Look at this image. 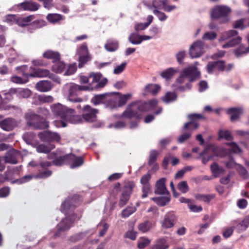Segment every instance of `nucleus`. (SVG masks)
Listing matches in <instances>:
<instances>
[{
	"instance_id": "1",
	"label": "nucleus",
	"mask_w": 249,
	"mask_h": 249,
	"mask_svg": "<svg viewBox=\"0 0 249 249\" xmlns=\"http://www.w3.org/2000/svg\"><path fill=\"white\" fill-rule=\"evenodd\" d=\"M50 109L53 116L61 120L60 121L54 122L57 127H66L67 122L77 124L80 119L79 116L75 115V110L73 109L69 108L60 103L52 104L50 106Z\"/></svg>"
},
{
	"instance_id": "2",
	"label": "nucleus",
	"mask_w": 249,
	"mask_h": 249,
	"mask_svg": "<svg viewBox=\"0 0 249 249\" xmlns=\"http://www.w3.org/2000/svg\"><path fill=\"white\" fill-rule=\"evenodd\" d=\"M148 110H149L148 107L146 102L143 103L135 102L129 105L126 110L121 114L120 117H125L128 118L135 117L137 119H140L141 115L138 113V111L143 112Z\"/></svg>"
},
{
	"instance_id": "3",
	"label": "nucleus",
	"mask_w": 249,
	"mask_h": 249,
	"mask_svg": "<svg viewBox=\"0 0 249 249\" xmlns=\"http://www.w3.org/2000/svg\"><path fill=\"white\" fill-rule=\"evenodd\" d=\"M200 72L195 66H190L184 69L181 72L180 76L176 79V83L181 84L185 82L187 79L190 82H193L199 78Z\"/></svg>"
},
{
	"instance_id": "4",
	"label": "nucleus",
	"mask_w": 249,
	"mask_h": 249,
	"mask_svg": "<svg viewBox=\"0 0 249 249\" xmlns=\"http://www.w3.org/2000/svg\"><path fill=\"white\" fill-rule=\"evenodd\" d=\"M231 12V9L228 6L217 5L212 10L211 17L213 19L219 20L220 23L225 24L230 20L229 15Z\"/></svg>"
},
{
	"instance_id": "5",
	"label": "nucleus",
	"mask_w": 249,
	"mask_h": 249,
	"mask_svg": "<svg viewBox=\"0 0 249 249\" xmlns=\"http://www.w3.org/2000/svg\"><path fill=\"white\" fill-rule=\"evenodd\" d=\"M237 31L231 30L224 32L221 34V36L219 38V41H223L230 39L226 43L222 45L223 48H227L234 47L239 44L242 41V37L238 36Z\"/></svg>"
},
{
	"instance_id": "6",
	"label": "nucleus",
	"mask_w": 249,
	"mask_h": 249,
	"mask_svg": "<svg viewBox=\"0 0 249 249\" xmlns=\"http://www.w3.org/2000/svg\"><path fill=\"white\" fill-rule=\"evenodd\" d=\"M25 119L27 121L28 126H33L39 129H45L49 126V122L46 120H42L39 122L40 116L32 111H28L25 114Z\"/></svg>"
},
{
	"instance_id": "7",
	"label": "nucleus",
	"mask_w": 249,
	"mask_h": 249,
	"mask_svg": "<svg viewBox=\"0 0 249 249\" xmlns=\"http://www.w3.org/2000/svg\"><path fill=\"white\" fill-rule=\"evenodd\" d=\"M75 219L74 214L67 216L63 219L57 226V231L54 233L55 237L60 236L65 231L69 230L72 226V224Z\"/></svg>"
},
{
	"instance_id": "8",
	"label": "nucleus",
	"mask_w": 249,
	"mask_h": 249,
	"mask_svg": "<svg viewBox=\"0 0 249 249\" xmlns=\"http://www.w3.org/2000/svg\"><path fill=\"white\" fill-rule=\"evenodd\" d=\"M98 112V111L97 109L93 108L89 105L85 106L83 108V113L82 117L79 116L80 117V119L78 123L81 121L82 119L86 122L96 121L97 119L96 114Z\"/></svg>"
},
{
	"instance_id": "9",
	"label": "nucleus",
	"mask_w": 249,
	"mask_h": 249,
	"mask_svg": "<svg viewBox=\"0 0 249 249\" xmlns=\"http://www.w3.org/2000/svg\"><path fill=\"white\" fill-rule=\"evenodd\" d=\"M178 221V217L172 212L167 213L161 221L160 224L162 229H168L173 227Z\"/></svg>"
},
{
	"instance_id": "10",
	"label": "nucleus",
	"mask_w": 249,
	"mask_h": 249,
	"mask_svg": "<svg viewBox=\"0 0 249 249\" xmlns=\"http://www.w3.org/2000/svg\"><path fill=\"white\" fill-rule=\"evenodd\" d=\"M134 183L133 182H128L124 186L123 193L120 196L119 205L122 207L127 204L129 199L130 195L132 192L133 188L134 186Z\"/></svg>"
},
{
	"instance_id": "11",
	"label": "nucleus",
	"mask_w": 249,
	"mask_h": 249,
	"mask_svg": "<svg viewBox=\"0 0 249 249\" xmlns=\"http://www.w3.org/2000/svg\"><path fill=\"white\" fill-rule=\"evenodd\" d=\"M204 44L201 40L194 42L190 47V56L193 58L200 57L204 53Z\"/></svg>"
},
{
	"instance_id": "12",
	"label": "nucleus",
	"mask_w": 249,
	"mask_h": 249,
	"mask_svg": "<svg viewBox=\"0 0 249 249\" xmlns=\"http://www.w3.org/2000/svg\"><path fill=\"white\" fill-rule=\"evenodd\" d=\"M151 178V175L149 173L142 176L140 179V182L142 185V198L146 197L148 194L151 193V186L149 182Z\"/></svg>"
},
{
	"instance_id": "13",
	"label": "nucleus",
	"mask_w": 249,
	"mask_h": 249,
	"mask_svg": "<svg viewBox=\"0 0 249 249\" xmlns=\"http://www.w3.org/2000/svg\"><path fill=\"white\" fill-rule=\"evenodd\" d=\"M66 88L68 89V100L71 102H81L82 99L77 97L79 92L78 85L75 84H70L66 86Z\"/></svg>"
},
{
	"instance_id": "14",
	"label": "nucleus",
	"mask_w": 249,
	"mask_h": 249,
	"mask_svg": "<svg viewBox=\"0 0 249 249\" xmlns=\"http://www.w3.org/2000/svg\"><path fill=\"white\" fill-rule=\"evenodd\" d=\"M188 118L191 120L189 122L184 124V129H187L190 128L191 129H196L198 127V123L195 122L196 120L204 119L205 117L201 114L194 113L188 115Z\"/></svg>"
},
{
	"instance_id": "15",
	"label": "nucleus",
	"mask_w": 249,
	"mask_h": 249,
	"mask_svg": "<svg viewBox=\"0 0 249 249\" xmlns=\"http://www.w3.org/2000/svg\"><path fill=\"white\" fill-rule=\"evenodd\" d=\"M18 125V121L11 117L5 118L0 122V127L6 131L13 130Z\"/></svg>"
},
{
	"instance_id": "16",
	"label": "nucleus",
	"mask_w": 249,
	"mask_h": 249,
	"mask_svg": "<svg viewBox=\"0 0 249 249\" xmlns=\"http://www.w3.org/2000/svg\"><path fill=\"white\" fill-rule=\"evenodd\" d=\"M39 138L43 142H58L61 137L58 133L49 131H45L38 133Z\"/></svg>"
},
{
	"instance_id": "17",
	"label": "nucleus",
	"mask_w": 249,
	"mask_h": 249,
	"mask_svg": "<svg viewBox=\"0 0 249 249\" xmlns=\"http://www.w3.org/2000/svg\"><path fill=\"white\" fill-rule=\"evenodd\" d=\"M17 7L24 11H36L40 7V5L32 0H25L17 4Z\"/></svg>"
},
{
	"instance_id": "18",
	"label": "nucleus",
	"mask_w": 249,
	"mask_h": 249,
	"mask_svg": "<svg viewBox=\"0 0 249 249\" xmlns=\"http://www.w3.org/2000/svg\"><path fill=\"white\" fill-rule=\"evenodd\" d=\"M19 152L18 151L12 149L8 151L3 157L5 163L15 164L18 163V159L19 156Z\"/></svg>"
},
{
	"instance_id": "19",
	"label": "nucleus",
	"mask_w": 249,
	"mask_h": 249,
	"mask_svg": "<svg viewBox=\"0 0 249 249\" xmlns=\"http://www.w3.org/2000/svg\"><path fill=\"white\" fill-rule=\"evenodd\" d=\"M166 179L162 178L157 181L155 185V194L157 195H169V191L167 190L165 182Z\"/></svg>"
},
{
	"instance_id": "20",
	"label": "nucleus",
	"mask_w": 249,
	"mask_h": 249,
	"mask_svg": "<svg viewBox=\"0 0 249 249\" xmlns=\"http://www.w3.org/2000/svg\"><path fill=\"white\" fill-rule=\"evenodd\" d=\"M117 99L112 94H106L105 104L107 108L114 110L118 107Z\"/></svg>"
},
{
	"instance_id": "21",
	"label": "nucleus",
	"mask_w": 249,
	"mask_h": 249,
	"mask_svg": "<svg viewBox=\"0 0 249 249\" xmlns=\"http://www.w3.org/2000/svg\"><path fill=\"white\" fill-rule=\"evenodd\" d=\"M227 113L231 115V120L232 122L237 120L240 116L243 113V109L242 107H232L229 108Z\"/></svg>"
},
{
	"instance_id": "22",
	"label": "nucleus",
	"mask_w": 249,
	"mask_h": 249,
	"mask_svg": "<svg viewBox=\"0 0 249 249\" xmlns=\"http://www.w3.org/2000/svg\"><path fill=\"white\" fill-rule=\"evenodd\" d=\"M74 198L66 199L63 203H62L61 207V211L62 213H67L70 210H73V208L77 206V204H72L75 201Z\"/></svg>"
},
{
	"instance_id": "23",
	"label": "nucleus",
	"mask_w": 249,
	"mask_h": 249,
	"mask_svg": "<svg viewBox=\"0 0 249 249\" xmlns=\"http://www.w3.org/2000/svg\"><path fill=\"white\" fill-rule=\"evenodd\" d=\"M53 87L51 82L42 80L37 82L36 85V89L41 92H47L50 91Z\"/></svg>"
},
{
	"instance_id": "24",
	"label": "nucleus",
	"mask_w": 249,
	"mask_h": 249,
	"mask_svg": "<svg viewBox=\"0 0 249 249\" xmlns=\"http://www.w3.org/2000/svg\"><path fill=\"white\" fill-rule=\"evenodd\" d=\"M69 162H72L71 165V168H75L80 166L83 164L84 161L83 159L80 157H76L73 154H69Z\"/></svg>"
},
{
	"instance_id": "25",
	"label": "nucleus",
	"mask_w": 249,
	"mask_h": 249,
	"mask_svg": "<svg viewBox=\"0 0 249 249\" xmlns=\"http://www.w3.org/2000/svg\"><path fill=\"white\" fill-rule=\"evenodd\" d=\"M169 246L165 238L162 237L158 239L151 249H168Z\"/></svg>"
},
{
	"instance_id": "26",
	"label": "nucleus",
	"mask_w": 249,
	"mask_h": 249,
	"mask_svg": "<svg viewBox=\"0 0 249 249\" xmlns=\"http://www.w3.org/2000/svg\"><path fill=\"white\" fill-rule=\"evenodd\" d=\"M54 147V145L51 143L48 144L41 143L37 144L36 150L38 153L46 154L49 153Z\"/></svg>"
},
{
	"instance_id": "27",
	"label": "nucleus",
	"mask_w": 249,
	"mask_h": 249,
	"mask_svg": "<svg viewBox=\"0 0 249 249\" xmlns=\"http://www.w3.org/2000/svg\"><path fill=\"white\" fill-rule=\"evenodd\" d=\"M44 58L47 59H51L53 63L60 58V55L57 52H54L51 50H48L44 52L43 54Z\"/></svg>"
},
{
	"instance_id": "28",
	"label": "nucleus",
	"mask_w": 249,
	"mask_h": 249,
	"mask_svg": "<svg viewBox=\"0 0 249 249\" xmlns=\"http://www.w3.org/2000/svg\"><path fill=\"white\" fill-rule=\"evenodd\" d=\"M178 72V69L169 68L162 71L160 75L163 78L168 80L171 79Z\"/></svg>"
},
{
	"instance_id": "29",
	"label": "nucleus",
	"mask_w": 249,
	"mask_h": 249,
	"mask_svg": "<svg viewBox=\"0 0 249 249\" xmlns=\"http://www.w3.org/2000/svg\"><path fill=\"white\" fill-rule=\"evenodd\" d=\"M16 96L18 98H27L30 96L32 92L28 89L16 88Z\"/></svg>"
},
{
	"instance_id": "30",
	"label": "nucleus",
	"mask_w": 249,
	"mask_h": 249,
	"mask_svg": "<svg viewBox=\"0 0 249 249\" xmlns=\"http://www.w3.org/2000/svg\"><path fill=\"white\" fill-rule=\"evenodd\" d=\"M153 227V224L150 221L146 220L139 224L138 228L142 232H146L150 231Z\"/></svg>"
},
{
	"instance_id": "31",
	"label": "nucleus",
	"mask_w": 249,
	"mask_h": 249,
	"mask_svg": "<svg viewBox=\"0 0 249 249\" xmlns=\"http://www.w3.org/2000/svg\"><path fill=\"white\" fill-rule=\"evenodd\" d=\"M50 74V71L46 69H36L35 70L34 73L29 74L32 77H47Z\"/></svg>"
},
{
	"instance_id": "32",
	"label": "nucleus",
	"mask_w": 249,
	"mask_h": 249,
	"mask_svg": "<svg viewBox=\"0 0 249 249\" xmlns=\"http://www.w3.org/2000/svg\"><path fill=\"white\" fill-rule=\"evenodd\" d=\"M249 53V45L246 47L243 44H241L234 51V53L237 57H240L243 54H246Z\"/></svg>"
},
{
	"instance_id": "33",
	"label": "nucleus",
	"mask_w": 249,
	"mask_h": 249,
	"mask_svg": "<svg viewBox=\"0 0 249 249\" xmlns=\"http://www.w3.org/2000/svg\"><path fill=\"white\" fill-rule=\"evenodd\" d=\"M35 18L34 15H30L27 17L20 18L17 19V23L19 26L24 27L27 25Z\"/></svg>"
},
{
	"instance_id": "34",
	"label": "nucleus",
	"mask_w": 249,
	"mask_h": 249,
	"mask_svg": "<svg viewBox=\"0 0 249 249\" xmlns=\"http://www.w3.org/2000/svg\"><path fill=\"white\" fill-rule=\"evenodd\" d=\"M54 63L52 66V71L55 73H61L66 68L65 64L62 62L57 60Z\"/></svg>"
},
{
	"instance_id": "35",
	"label": "nucleus",
	"mask_w": 249,
	"mask_h": 249,
	"mask_svg": "<svg viewBox=\"0 0 249 249\" xmlns=\"http://www.w3.org/2000/svg\"><path fill=\"white\" fill-rule=\"evenodd\" d=\"M118 46L119 43L118 41L108 40L105 44V48L108 52H114L117 50Z\"/></svg>"
},
{
	"instance_id": "36",
	"label": "nucleus",
	"mask_w": 249,
	"mask_h": 249,
	"mask_svg": "<svg viewBox=\"0 0 249 249\" xmlns=\"http://www.w3.org/2000/svg\"><path fill=\"white\" fill-rule=\"evenodd\" d=\"M160 89V87L157 84H149L145 87V91L151 92L153 95L157 94Z\"/></svg>"
},
{
	"instance_id": "37",
	"label": "nucleus",
	"mask_w": 249,
	"mask_h": 249,
	"mask_svg": "<svg viewBox=\"0 0 249 249\" xmlns=\"http://www.w3.org/2000/svg\"><path fill=\"white\" fill-rule=\"evenodd\" d=\"M151 199L160 206H164L170 201L168 196H160L152 197Z\"/></svg>"
},
{
	"instance_id": "38",
	"label": "nucleus",
	"mask_w": 249,
	"mask_h": 249,
	"mask_svg": "<svg viewBox=\"0 0 249 249\" xmlns=\"http://www.w3.org/2000/svg\"><path fill=\"white\" fill-rule=\"evenodd\" d=\"M211 169L215 177H217L219 175L223 174L225 171L223 167L219 166L217 163L215 162L211 165Z\"/></svg>"
},
{
	"instance_id": "39",
	"label": "nucleus",
	"mask_w": 249,
	"mask_h": 249,
	"mask_svg": "<svg viewBox=\"0 0 249 249\" xmlns=\"http://www.w3.org/2000/svg\"><path fill=\"white\" fill-rule=\"evenodd\" d=\"M177 98V95L174 92L169 91L165 94L162 99L164 103L168 104L176 101Z\"/></svg>"
},
{
	"instance_id": "40",
	"label": "nucleus",
	"mask_w": 249,
	"mask_h": 249,
	"mask_svg": "<svg viewBox=\"0 0 249 249\" xmlns=\"http://www.w3.org/2000/svg\"><path fill=\"white\" fill-rule=\"evenodd\" d=\"M47 20L52 23H55L63 19V17L59 14H49L47 16Z\"/></svg>"
},
{
	"instance_id": "41",
	"label": "nucleus",
	"mask_w": 249,
	"mask_h": 249,
	"mask_svg": "<svg viewBox=\"0 0 249 249\" xmlns=\"http://www.w3.org/2000/svg\"><path fill=\"white\" fill-rule=\"evenodd\" d=\"M69 154L65 156H60L53 160V164L56 166H61L64 164L69 163Z\"/></svg>"
},
{
	"instance_id": "42",
	"label": "nucleus",
	"mask_w": 249,
	"mask_h": 249,
	"mask_svg": "<svg viewBox=\"0 0 249 249\" xmlns=\"http://www.w3.org/2000/svg\"><path fill=\"white\" fill-rule=\"evenodd\" d=\"M106 94L97 95L91 100V102L94 105H97L102 103H105Z\"/></svg>"
},
{
	"instance_id": "43",
	"label": "nucleus",
	"mask_w": 249,
	"mask_h": 249,
	"mask_svg": "<svg viewBox=\"0 0 249 249\" xmlns=\"http://www.w3.org/2000/svg\"><path fill=\"white\" fill-rule=\"evenodd\" d=\"M35 137V134L32 132L25 133L22 135L23 140L28 144H32L33 143Z\"/></svg>"
},
{
	"instance_id": "44",
	"label": "nucleus",
	"mask_w": 249,
	"mask_h": 249,
	"mask_svg": "<svg viewBox=\"0 0 249 249\" xmlns=\"http://www.w3.org/2000/svg\"><path fill=\"white\" fill-rule=\"evenodd\" d=\"M141 35L137 33H131L128 37L129 42L134 45H138L141 43Z\"/></svg>"
},
{
	"instance_id": "45",
	"label": "nucleus",
	"mask_w": 249,
	"mask_h": 249,
	"mask_svg": "<svg viewBox=\"0 0 249 249\" xmlns=\"http://www.w3.org/2000/svg\"><path fill=\"white\" fill-rule=\"evenodd\" d=\"M37 100L40 103H50L53 101V98L51 95L44 94L38 95L36 96Z\"/></svg>"
},
{
	"instance_id": "46",
	"label": "nucleus",
	"mask_w": 249,
	"mask_h": 249,
	"mask_svg": "<svg viewBox=\"0 0 249 249\" xmlns=\"http://www.w3.org/2000/svg\"><path fill=\"white\" fill-rule=\"evenodd\" d=\"M168 0H153L152 1L153 7L154 9H164L167 3Z\"/></svg>"
},
{
	"instance_id": "47",
	"label": "nucleus",
	"mask_w": 249,
	"mask_h": 249,
	"mask_svg": "<svg viewBox=\"0 0 249 249\" xmlns=\"http://www.w3.org/2000/svg\"><path fill=\"white\" fill-rule=\"evenodd\" d=\"M159 154V152L156 150H152L150 152L148 162V164L149 166H151L153 164L156 163Z\"/></svg>"
},
{
	"instance_id": "48",
	"label": "nucleus",
	"mask_w": 249,
	"mask_h": 249,
	"mask_svg": "<svg viewBox=\"0 0 249 249\" xmlns=\"http://www.w3.org/2000/svg\"><path fill=\"white\" fill-rule=\"evenodd\" d=\"M215 197L214 195H201L197 194L196 196V198L205 202H209L212 199Z\"/></svg>"
},
{
	"instance_id": "49",
	"label": "nucleus",
	"mask_w": 249,
	"mask_h": 249,
	"mask_svg": "<svg viewBox=\"0 0 249 249\" xmlns=\"http://www.w3.org/2000/svg\"><path fill=\"white\" fill-rule=\"evenodd\" d=\"M226 145L231 147V148L229 150L230 154L231 153H239L242 152L241 148L235 142H227L226 143Z\"/></svg>"
},
{
	"instance_id": "50",
	"label": "nucleus",
	"mask_w": 249,
	"mask_h": 249,
	"mask_svg": "<svg viewBox=\"0 0 249 249\" xmlns=\"http://www.w3.org/2000/svg\"><path fill=\"white\" fill-rule=\"evenodd\" d=\"M131 97V94L129 93L121 95L118 100V107L124 106Z\"/></svg>"
},
{
	"instance_id": "51",
	"label": "nucleus",
	"mask_w": 249,
	"mask_h": 249,
	"mask_svg": "<svg viewBox=\"0 0 249 249\" xmlns=\"http://www.w3.org/2000/svg\"><path fill=\"white\" fill-rule=\"evenodd\" d=\"M4 99L8 101L13 98V95H16V88H11L7 91H3Z\"/></svg>"
},
{
	"instance_id": "52",
	"label": "nucleus",
	"mask_w": 249,
	"mask_h": 249,
	"mask_svg": "<svg viewBox=\"0 0 249 249\" xmlns=\"http://www.w3.org/2000/svg\"><path fill=\"white\" fill-rule=\"evenodd\" d=\"M136 211V208L135 207H127L122 211V216L124 218L128 217Z\"/></svg>"
},
{
	"instance_id": "53",
	"label": "nucleus",
	"mask_w": 249,
	"mask_h": 249,
	"mask_svg": "<svg viewBox=\"0 0 249 249\" xmlns=\"http://www.w3.org/2000/svg\"><path fill=\"white\" fill-rule=\"evenodd\" d=\"M219 136L220 138L225 139L227 141L233 139L232 136L229 130H220L219 131Z\"/></svg>"
},
{
	"instance_id": "54",
	"label": "nucleus",
	"mask_w": 249,
	"mask_h": 249,
	"mask_svg": "<svg viewBox=\"0 0 249 249\" xmlns=\"http://www.w3.org/2000/svg\"><path fill=\"white\" fill-rule=\"evenodd\" d=\"M236 168L238 173L243 178L247 179L249 178V174L247 170L241 164H238Z\"/></svg>"
},
{
	"instance_id": "55",
	"label": "nucleus",
	"mask_w": 249,
	"mask_h": 249,
	"mask_svg": "<svg viewBox=\"0 0 249 249\" xmlns=\"http://www.w3.org/2000/svg\"><path fill=\"white\" fill-rule=\"evenodd\" d=\"M150 242V241L146 238H141L138 241V248L140 249H144L149 244Z\"/></svg>"
},
{
	"instance_id": "56",
	"label": "nucleus",
	"mask_w": 249,
	"mask_h": 249,
	"mask_svg": "<svg viewBox=\"0 0 249 249\" xmlns=\"http://www.w3.org/2000/svg\"><path fill=\"white\" fill-rule=\"evenodd\" d=\"M217 34L214 32H207L203 35L202 38L205 40H213L217 37Z\"/></svg>"
},
{
	"instance_id": "57",
	"label": "nucleus",
	"mask_w": 249,
	"mask_h": 249,
	"mask_svg": "<svg viewBox=\"0 0 249 249\" xmlns=\"http://www.w3.org/2000/svg\"><path fill=\"white\" fill-rule=\"evenodd\" d=\"M178 189L181 193H186L189 191V187L186 181H182L178 183Z\"/></svg>"
},
{
	"instance_id": "58",
	"label": "nucleus",
	"mask_w": 249,
	"mask_h": 249,
	"mask_svg": "<svg viewBox=\"0 0 249 249\" xmlns=\"http://www.w3.org/2000/svg\"><path fill=\"white\" fill-rule=\"evenodd\" d=\"M215 70L219 71H224L225 70L226 65L225 62L223 60H218L213 61Z\"/></svg>"
},
{
	"instance_id": "59",
	"label": "nucleus",
	"mask_w": 249,
	"mask_h": 249,
	"mask_svg": "<svg viewBox=\"0 0 249 249\" xmlns=\"http://www.w3.org/2000/svg\"><path fill=\"white\" fill-rule=\"evenodd\" d=\"M33 177V176L30 175H25L20 179L15 180L13 182L16 183L18 184L24 183L31 180Z\"/></svg>"
},
{
	"instance_id": "60",
	"label": "nucleus",
	"mask_w": 249,
	"mask_h": 249,
	"mask_svg": "<svg viewBox=\"0 0 249 249\" xmlns=\"http://www.w3.org/2000/svg\"><path fill=\"white\" fill-rule=\"evenodd\" d=\"M153 13L158 17L160 21H164L167 18V16L164 13L161 12L157 9H153Z\"/></svg>"
},
{
	"instance_id": "61",
	"label": "nucleus",
	"mask_w": 249,
	"mask_h": 249,
	"mask_svg": "<svg viewBox=\"0 0 249 249\" xmlns=\"http://www.w3.org/2000/svg\"><path fill=\"white\" fill-rule=\"evenodd\" d=\"M229 160L226 162V166L228 168L231 169L233 168L235 166L237 167V165L238 164L234 160L233 157L232 156L230 155L229 156Z\"/></svg>"
},
{
	"instance_id": "62",
	"label": "nucleus",
	"mask_w": 249,
	"mask_h": 249,
	"mask_svg": "<svg viewBox=\"0 0 249 249\" xmlns=\"http://www.w3.org/2000/svg\"><path fill=\"white\" fill-rule=\"evenodd\" d=\"M126 125V124L124 122L122 121H119L115 122L114 124H110L109 125V127H114L116 129H122L124 128Z\"/></svg>"
},
{
	"instance_id": "63",
	"label": "nucleus",
	"mask_w": 249,
	"mask_h": 249,
	"mask_svg": "<svg viewBox=\"0 0 249 249\" xmlns=\"http://www.w3.org/2000/svg\"><path fill=\"white\" fill-rule=\"evenodd\" d=\"M77 70V67L75 63L70 65L67 70L64 73L65 75H70L73 74Z\"/></svg>"
},
{
	"instance_id": "64",
	"label": "nucleus",
	"mask_w": 249,
	"mask_h": 249,
	"mask_svg": "<svg viewBox=\"0 0 249 249\" xmlns=\"http://www.w3.org/2000/svg\"><path fill=\"white\" fill-rule=\"evenodd\" d=\"M89 60V55H79V67L81 68Z\"/></svg>"
}]
</instances>
